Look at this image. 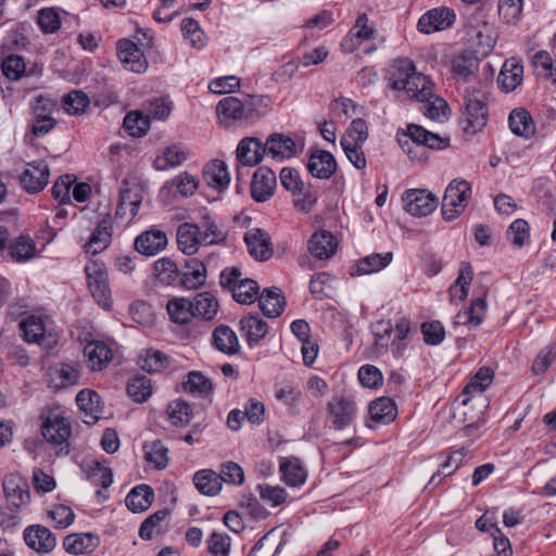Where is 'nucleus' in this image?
<instances>
[{"instance_id": "obj_37", "label": "nucleus", "mask_w": 556, "mask_h": 556, "mask_svg": "<svg viewBox=\"0 0 556 556\" xmlns=\"http://www.w3.org/2000/svg\"><path fill=\"white\" fill-rule=\"evenodd\" d=\"M282 480L289 486H300L306 480V470L296 457H283L279 463Z\"/></svg>"}, {"instance_id": "obj_13", "label": "nucleus", "mask_w": 556, "mask_h": 556, "mask_svg": "<svg viewBox=\"0 0 556 556\" xmlns=\"http://www.w3.org/2000/svg\"><path fill=\"white\" fill-rule=\"evenodd\" d=\"M276 186L275 172L267 166H261L252 176L250 184L251 197L255 202H266L274 195Z\"/></svg>"}, {"instance_id": "obj_29", "label": "nucleus", "mask_w": 556, "mask_h": 556, "mask_svg": "<svg viewBox=\"0 0 556 556\" xmlns=\"http://www.w3.org/2000/svg\"><path fill=\"white\" fill-rule=\"evenodd\" d=\"M84 354L91 370H102L112 361V350L102 341H91L85 345Z\"/></svg>"}, {"instance_id": "obj_3", "label": "nucleus", "mask_w": 556, "mask_h": 556, "mask_svg": "<svg viewBox=\"0 0 556 556\" xmlns=\"http://www.w3.org/2000/svg\"><path fill=\"white\" fill-rule=\"evenodd\" d=\"M468 42L476 54L486 56L495 47L497 34L495 27L482 16H471L466 25Z\"/></svg>"}, {"instance_id": "obj_38", "label": "nucleus", "mask_w": 556, "mask_h": 556, "mask_svg": "<svg viewBox=\"0 0 556 556\" xmlns=\"http://www.w3.org/2000/svg\"><path fill=\"white\" fill-rule=\"evenodd\" d=\"M197 225L200 227V238L203 244L214 245L225 242L227 232L211 215H203Z\"/></svg>"}, {"instance_id": "obj_26", "label": "nucleus", "mask_w": 556, "mask_h": 556, "mask_svg": "<svg viewBox=\"0 0 556 556\" xmlns=\"http://www.w3.org/2000/svg\"><path fill=\"white\" fill-rule=\"evenodd\" d=\"M118 56L122 63L131 72L141 73L147 68V61L143 53L130 40H119L117 43Z\"/></svg>"}, {"instance_id": "obj_11", "label": "nucleus", "mask_w": 556, "mask_h": 556, "mask_svg": "<svg viewBox=\"0 0 556 556\" xmlns=\"http://www.w3.org/2000/svg\"><path fill=\"white\" fill-rule=\"evenodd\" d=\"M456 20L453 9L439 7L429 10L418 21L417 27L420 33L431 34L450 28Z\"/></svg>"}, {"instance_id": "obj_58", "label": "nucleus", "mask_w": 556, "mask_h": 556, "mask_svg": "<svg viewBox=\"0 0 556 556\" xmlns=\"http://www.w3.org/2000/svg\"><path fill=\"white\" fill-rule=\"evenodd\" d=\"M258 285L252 279H241L237 286L233 287L232 298L240 304H252L258 294Z\"/></svg>"}, {"instance_id": "obj_23", "label": "nucleus", "mask_w": 556, "mask_h": 556, "mask_svg": "<svg viewBox=\"0 0 556 556\" xmlns=\"http://www.w3.org/2000/svg\"><path fill=\"white\" fill-rule=\"evenodd\" d=\"M206 278V265L199 258H190L185 262V271H180V287L195 290L205 285Z\"/></svg>"}, {"instance_id": "obj_46", "label": "nucleus", "mask_w": 556, "mask_h": 556, "mask_svg": "<svg viewBox=\"0 0 556 556\" xmlns=\"http://www.w3.org/2000/svg\"><path fill=\"white\" fill-rule=\"evenodd\" d=\"M403 90L418 102L433 98L431 80L418 72H415L410 79L406 81V87Z\"/></svg>"}, {"instance_id": "obj_44", "label": "nucleus", "mask_w": 556, "mask_h": 556, "mask_svg": "<svg viewBox=\"0 0 556 556\" xmlns=\"http://www.w3.org/2000/svg\"><path fill=\"white\" fill-rule=\"evenodd\" d=\"M168 511L166 509L157 510L150 515L139 528V536L142 540H151L155 536L163 534L168 527L167 523Z\"/></svg>"}, {"instance_id": "obj_59", "label": "nucleus", "mask_w": 556, "mask_h": 556, "mask_svg": "<svg viewBox=\"0 0 556 556\" xmlns=\"http://www.w3.org/2000/svg\"><path fill=\"white\" fill-rule=\"evenodd\" d=\"M89 104L90 100L88 96L80 90H73L62 99V108L65 112L72 115L81 114Z\"/></svg>"}, {"instance_id": "obj_56", "label": "nucleus", "mask_w": 556, "mask_h": 556, "mask_svg": "<svg viewBox=\"0 0 556 556\" xmlns=\"http://www.w3.org/2000/svg\"><path fill=\"white\" fill-rule=\"evenodd\" d=\"M123 125L130 136L142 137L150 128V119L149 116L138 111H132L126 114Z\"/></svg>"}, {"instance_id": "obj_6", "label": "nucleus", "mask_w": 556, "mask_h": 556, "mask_svg": "<svg viewBox=\"0 0 556 556\" xmlns=\"http://www.w3.org/2000/svg\"><path fill=\"white\" fill-rule=\"evenodd\" d=\"M43 438L55 446L58 456H66L70 454L71 444L70 437L72 427L68 420L60 415L49 416L41 426Z\"/></svg>"}, {"instance_id": "obj_18", "label": "nucleus", "mask_w": 556, "mask_h": 556, "mask_svg": "<svg viewBox=\"0 0 556 556\" xmlns=\"http://www.w3.org/2000/svg\"><path fill=\"white\" fill-rule=\"evenodd\" d=\"M248 251L255 260L266 261L271 254V243L269 235L261 228L248 230L243 238Z\"/></svg>"}, {"instance_id": "obj_49", "label": "nucleus", "mask_w": 556, "mask_h": 556, "mask_svg": "<svg viewBox=\"0 0 556 556\" xmlns=\"http://www.w3.org/2000/svg\"><path fill=\"white\" fill-rule=\"evenodd\" d=\"M193 483L197 490L204 495L214 496L222 488L217 473L213 470L203 469L195 472Z\"/></svg>"}, {"instance_id": "obj_55", "label": "nucleus", "mask_w": 556, "mask_h": 556, "mask_svg": "<svg viewBox=\"0 0 556 556\" xmlns=\"http://www.w3.org/2000/svg\"><path fill=\"white\" fill-rule=\"evenodd\" d=\"M494 371L491 367H481L473 375L470 381L465 386L463 394L465 396L470 394H481L492 383Z\"/></svg>"}, {"instance_id": "obj_50", "label": "nucleus", "mask_w": 556, "mask_h": 556, "mask_svg": "<svg viewBox=\"0 0 556 556\" xmlns=\"http://www.w3.org/2000/svg\"><path fill=\"white\" fill-rule=\"evenodd\" d=\"M194 317L212 320L218 312L217 300L208 292H202L193 298Z\"/></svg>"}, {"instance_id": "obj_10", "label": "nucleus", "mask_w": 556, "mask_h": 556, "mask_svg": "<svg viewBox=\"0 0 556 556\" xmlns=\"http://www.w3.org/2000/svg\"><path fill=\"white\" fill-rule=\"evenodd\" d=\"M404 208L413 216L431 214L439 205V199L424 189H409L403 194Z\"/></svg>"}, {"instance_id": "obj_40", "label": "nucleus", "mask_w": 556, "mask_h": 556, "mask_svg": "<svg viewBox=\"0 0 556 556\" xmlns=\"http://www.w3.org/2000/svg\"><path fill=\"white\" fill-rule=\"evenodd\" d=\"M523 66L516 59L507 60L498 75V84L506 91L515 90L522 81Z\"/></svg>"}, {"instance_id": "obj_30", "label": "nucleus", "mask_w": 556, "mask_h": 556, "mask_svg": "<svg viewBox=\"0 0 556 556\" xmlns=\"http://www.w3.org/2000/svg\"><path fill=\"white\" fill-rule=\"evenodd\" d=\"M295 142L283 134H273L265 142L266 155L276 160L290 159L295 154Z\"/></svg>"}, {"instance_id": "obj_25", "label": "nucleus", "mask_w": 556, "mask_h": 556, "mask_svg": "<svg viewBox=\"0 0 556 556\" xmlns=\"http://www.w3.org/2000/svg\"><path fill=\"white\" fill-rule=\"evenodd\" d=\"M113 233L112 218L106 214L97 225L89 241L86 243V251L91 254L102 252L111 243Z\"/></svg>"}, {"instance_id": "obj_61", "label": "nucleus", "mask_w": 556, "mask_h": 556, "mask_svg": "<svg viewBox=\"0 0 556 556\" xmlns=\"http://www.w3.org/2000/svg\"><path fill=\"white\" fill-rule=\"evenodd\" d=\"M506 237L513 245L523 247L530 239L529 224L521 218L514 220L506 231Z\"/></svg>"}, {"instance_id": "obj_12", "label": "nucleus", "mask_w": 556, "mask_h": 556, "mask_svg": "<svg viewBox=\"0 0 556 556\" xmlns=\"http://www.w3.org/2000/svg\"><path fill=\"white\" fill-rule=\"evenodd\" d=\"M50 170L46 161L39 160L27 164L20 176V184L28 193L41 191L49 181Z\"/></svg>"}, {"instance_id": "obj_45", "label": "nucleus", "mask_w": 556, "mask_h": 556, "mask_svg": "<svg viewBox=\"0 0 556 556\" xmlns=\"http://www.w3.org/2000/svg\"><path fill=\"white\" fill-rule=\"evenodd\" d=\"M368 413L371 420L378 424H390L395 419L397 409L393 400L382 396L369 404Z\"/></svg>"}, {"instance_id": "obj_21", "label": "nucleus", "mask_w": 556, "mask_h": 556, "mask_svg": "<svg viewBox=\"0 0 556 556\" xmlns=\"http://www.w3.org/2000/svg\"><path fill=\"white\" fill-rule=\"evenodd\" d=\"M307 169L315 178L329 179L336 173L337 162L330 152L316 150L309 155Z\"/></svg>"}, {"instance_id": "obj_19", "label": "nucleus", "mask_w": 556, "mask_h": 556, "mask_svg": "<svg viewBox=\"0 0 556 556\" xmlns=\"http://www.w3.org/2000/svg\"><path fill=\"white\" fill-rule=\"evenodd\" d=\"M265 143L254 137H245L237 147V161L243 166H255L266 155Z\"/></svg>"}, {"instance_id": "obj_57", "label": "nucleus", "mask_w": 556, "mask_h": 556, "mask_svg": "<svg viewBox=\"0 0 556 556\" xmlns=\"http://www.w3.org/2000/svg\"><path fill=\"white\" fill-rule=\"evenodd\" d=\"M8 249L13 260L25 262L35 255L36 244L30 238L21 236L14 240Z\"/></svg>"}, {"instance_id": "obj_2", "label": "nucleus", "mask_w": 556, "mask_h": 556, "mask_svg": "<svg viewBox=\"0 0 556 556\" xmlns=\"http://www.w3.org/2000/svg\"><path fill=\"white\" fill-rule=\"evenodd\" d=\"M464 104L460 124L465 132L475 135L481 131L488 122L489 114L484 96L477 90H466Z\"/></svg>"}, {"instance_id": "obj_31", "label": "nucleus", "mask_w": 556, "mask_h": 556, "mask_svg": "<svg viewBox=\"0 0 556 556\" xmlns=\"http://www.w3.org/2000/svg\"><path fill=\"white\" fill-rule=\"evenodd\" d=\"M337 240L329 231L316 232L308 241L309 253L319 260L331 257L337 251Z\"/></svg>"}, {"instance_id": "obj_17", "label": "nucleus", "mask_w": 556, "mask_h": 556, "mask_svg": "<svg viewBox=\"0 0 556 556\" xmlns=\"http://www.w3.org/2000/svg\"><path fill=\"white\" fill-rule=\"evenodd\" d=\"M167 245V236L160 229H149L141 232L134 242L136 251L146 256H154Z\"/></svg>"}, {"instance_id": "obj_64", "label": "nucleus", "mask_w": 556, "mask_h": 556, "mask_svg": "<svg viewBox=\"0 0 556 556\" xmlns=\"http://www.w3.org/2000/svg\"><path fill=\"white\" fill-rule=\"evenodd\" d=\"M1 70L3 75L10 80H17L24 75L26 64L22 56L17 54H9L2 60Z\"/></svg>"}, {"instance_id": "obj_48", "label": "nucleus", "mask_w": 556, "mask_h": 556, "mask_svg": "<svg viewBox=\"0 0 556 556\" xmlns=\"http://www.w3.org/2000/svg\"><path fill=\"white\" fill-rule=\"evenodd\" d=\"M64 549L72 555L91 552L96 547V538L90 533H74L65 536Z\"/></svg>"}, {"instance_id": "obj_41", "label": "nucleus", "mask_w": 556, "mask_h": 556, "mask_svg": "<svg viewBox=\"0 0 556 556\" xmlns=\"http://www.w3.org/2000/svg\"><path fill=\"white\" fill-rule=\"evenodd\" d=\"M193 300L173 298L166 304L170 321L179 325L188 324L194 317Z\"/></svg>"}, {"instance_id": "obj_8", "label": "nucleus", "mask_w": 556, "mask_h": 556, "mask_svg": "<svg viewBox=\"0 0 556 556\" xmlns=\"http://www.w3.org/2000/svg\"><path fill=\"white\" fill-rule=\"evenodd\" d=\"M403 137L404 139L400 137L397 141L403 151L408 155L413 153V149L408 141L409 139L416 148L427 147L430 149L441 150L448 146L447 138H442L416 124H409L406 132L403 134Z\"/></svg>"}, {"instance_id": "obj_4", "label": "nucleus", "mask_w": 556, "mask_h": 556, "mask_svg": "<svg viewBox=\"0 0 556 556\" xmlns=\"http://www.w3.org/2000/svg\"><path fill=\"white\" fill-rule=\"evenodd\" d=\"M326 410L331 426L336 430H343L355 422L358 407L352 394L339 393L331 396Z\"/></svg>"}, {"instance_id": "obj_5", "label": "nucleus", "mask_w": 556, "mask_h": 556, "mask_svg": "<svg viewBox=\"0 0 556 556\" xmlns=\"http://www.w3.org/2000/svg\"><path fill=\"white\" fill-rule=\"evenodd\" d=\"M471 195L470 184L465 179L452 180L445 189L442 200V216L453 220L466 208Z\"/></svg>"}, {"instance_id": "obj_60", "label": "nucleus", "mask_w": 556, "mask_h": 556, "mask_svg": "<svg viewBox=\"0 0 556 556\" xmlns=\"http://www.w3.org/2000/svg\"><path fill=\"white\" fill-rule=\"evenodd\" d=\"M167 414L174 426H186L191 420L193 412L187 402L176 400L167 406Z\"/></svg>"}, {"instance_id": "obj_22", "label": "nucleus", "mask_w": 556, "mask_h": 556, "mask_svg": "<svg viewBox=\"0 0 556 556\" xmlns=\"http://www.w3.org/2000/svg\"><path fill=\"white\" fill-rule=\"evenodd\" d=\"M415 64L404 58L394 60L388 71L387 79L391 89L400 91L406 87V81L415 74Z\"/></svg>"}, {"instance_id": "obj_32", "label": "nucleus", "mask_w": 556, "mask_h": 556, "mask_svg": "<svg viewBox=\"0 0 556 556\" xmlns=\"http://www.w3.org/2000/svg\"><path fill=\"white\" fill-rule=\"evenodd\" d=\"M285 305V296L278 288L265 289L258 296V306L263 314L269 318L280 316Z\"/></svg>"}, {"instance_id": "obj_53", "label": "nucleus", "mask_w": 556, "mask_h": 556, "mask_svg": "<svg viewBox=\"0 0 556 556\" xmlns=\"http://www.w3.org/2000/svg\"><path fill=\"white\" fill-rule=\"evenodd\" d=\"M473 278V270L469 263H462L459 275L454 285L450 288L451 299L457 298L464 301L468 296L469 286Z\"/></svg>"}, {"instance_id": "obj_47", "label": "nucleus", "mask_w": 556, "mask_h": 556, "mask_svg": "<svg viewBox=\"0 0 556 556\" xmlns=\"http://www.w3.org/2000/svg\"><path fill=\"white\" fill-rule=\"evenodd\" d=\"M485 295L486 291H483L481 295L473 299L468 309L456 316L455 324H471L472 326H479L483 321L486 313Z\"/></svg>"}, {"instance_id": "obj_28", "label": "nucleus", "mask_w": 556, "mask_h": 556, "mask_svg": "<svg viewBox=\"0 0 556 556\" xmlns=\"http://www.w3.org/2000/svg\"><path fill=\"white\" fill-rule=\"evenodd\" d=\"M374 34V28L368 26V17L366 13L357 16L355 26L350 30L348 36L341 42L345 52H353L359 45L367 39H370Z\"/></svg>"}, {"instance_id": "obj_16", "label": "nucleus", "mask_w": 556, "mask_h": 556, "mask_svg": "<svg viewBox=\"0 0 556 556\" xmlns=\"http://www.w3.org/2000/svg\"><path fill=\"white\" fill-rule=\"evenodd\" d=\"M26 545L40 554L52 552L56 545L54 534L45 526H28L23 533Z\"/></svg>"}, {"instance_id": "obj_51", "label": "nucleus", "mask_w": 556, "mask_h": 556, "mask_svg": "<svg viewBox=\"0 0 556 556\" xmlns=\"http://www.w3.org/2000/svg\"><path fill=\"white\" fill-rule=\"evenodd\" d=\"M187 160V152L178 144L167 147L162 155L154 160V167L159 170H165L169 167L181 165Z\"/></svg>"}, {"instance_id": "obj_35", "label": "nucleus", "mask_w": 556, "mask_h": 556, "mask_svg": "<svg viewBox=\"0 0 556 556\" xmlns=\"http://www.w3.org/2000/svg\"><path fill=\"white\" fill-rule=\"evenodd\" d=\"M203 177L207 186L219 191L225 190L230 182L227 165L219 160H214L204 167Z\"/></svg>"}, {"instance_id": "obj_20", "label": "nucleus", "mask_w": 556, "mask_h": 556, "mask_svg": "<svg viewBox=\"0 0 556 556\" xmlns=\"http://www.w3.org/2000/svg\"><path fill=\"white\" fill-rule=\"evenodd\" d=\"M479 63L480 55L464 51L452 60V73L457 80L467 83L477 75Z\"/></svg>"}, {"instance_id": "obj_54", "label": "nucleus", "mask_w": 556, "mask_h": 556, "mask_svg": "<svg viewBox=\"0 0 556 556\" xmlns=\"http://www.w3.org/2000/svg\"><path fill=\"white\" fill-rule=\"evenodd\" d=\"M127 394L136 403H143L152 395L151 380L146 376H135L128 380Z\"/></svg>"}, {"instance_id": "obj_15", "label": "nucleus", "mask_w": 556, "mask_h": 556, "mask_svg": "<svg viewBox=\"0 0 556 556\" xmlns=\"http://www.w3.org/2000/svg\"><path fill=\"white\" fill-rule=\"evenodd\" d=\"M142 202L140 187L136 184L129 185L126 180L123 181V187L119 191V201L116 207V217H127L131 220L138 213Z\"/></svg>"}, {"instance_id": "obj_42", "label": "nucleus", "mask_w": 556, "mask_h": 556, "mask_svg": "<svg viewBox=\"0 0 556 556\" xmlns=\"http://www.w3.org/2000/svg\"><path fill=\"white\" fill-rule=\"evenodd\" d=\"M153 274L161 285L180 287V270L169 257H162L154 262Z\"/></svg>"}, {"instance_id": "obj_24", "label": "nucleus", "mask_w": 556, "mask_h": 556, "mask_svg": "<svg viewBox=\"0 0 556 556\" xmlns=\"http://www.w3.org/2000/svg\"><path fill=\"white\" fill-rule=\"evenodd\" d=\"M177 247L186 255H193L203 243L200 238V227L193 223H184L178 226Z\"/></svg>"}, {"instance_id": "obj_33", "label": "nucleus", "mask_w": 556, "mask_h": 556, "mask_svg": "<svg viewBox=\"0 0 556 556\" xmlns=\"http://www.w3.org/2000/svg\"><path fill=\"white\" fill-rule=\"evenodd\" d=\"M213 345L219 352L227 355H235L240 350V344L236 332L226 325H219L213 331Z\"/></svg>"}, {"instance_id": "obj_43", "label": "nucleus", "mask_w": 556, "mask_h": 556, "mask_svg": "<svg viewBox=\"0 0 556 556\" xmlns=\"http://www.w3.org/2000/svg\"><path fill=\"white\" fill-rule=\"evenodd\" d=\"M154 501L153 489L148 484L135 486L126 496V506L134 513L147 510Z\"/></svg>"}, {"instance_id": "obj_36", "label": "nucleus", "mask_w": 556, "mask_h": 556, "mask_svg": "<svg viewBox=\"0 0 556 556\" xmlns=\"http://www.w3.org/2000/svg\"><path fill=\"white\" fill-rule=\"evenodd\" d=\"M510 130L522 138H530L535 132V125L531 114L523 108L513 110L508 117Z\"/></svg>"}, {"instance_id": "obj_14", "label": "nucleus", "mask_w": 556, "mask_h": 556, "mask_svg": "<svg viewBox=\"0 0 556 556\" xmlns=\"http://www.w3.org/2000/svg\"><path fill=\"white\" fill-rule=\"evenodd\" d=\"M218 117L226 122L249 119L255 112L252 101L242 102L235 97H227L220 100L216 106Z\"/></svg>"}, {"instance_id": "obj_52", "label": "nucleus", "mask_w": 556, "mask_h": 556, "mask_svg": "<svg viewBox=\"0 0 556 556\" xmlns=\"http://www.w3.org/2000/svg\"><path fill=\"white\" fill-rule=\"evenodd\" d=\"M172 358L159 350H148L138 361L141 369L149 372H160L169 367Z\"/></svg>"}, {"instance_id": "obj_7", "label": "nucleus", "mask_w": 556, "mask_h": 556, "mask_svg": "<svg viewBox=\"0 0 556 556\" xmlns=\"http://www.w3.org/2000/svg\"><path fill=\"white\" fill-rule=\"evenodd\" d=\"M85 273L92 298L102 308L111 309L112 295L109 286L108 273L104 266L100 263L93 262L86 265Z\"/></svg>"}, {"instance_id": "obj_39", "label": "nucleus", "mask_w": 556, "mask_h": 556, "mask_svg": "<svg viewBox=\"0 0 556 556\" xmlns=\"http://www.w3.org/2000/svg\"><path fill=\"white\" fill-rule=\"evenodd\" d=\"M240 330L245 337L249 346L252 348L266 336L268 326L257 315H248L241 319Z\"/></svg>"}, {"instance_id": "obj_34", "label": "nucleus", "mask_w": 556, "mask_h": 556, "mask_svg": "<svg viewBox=\"0 0 556 556\" xmlns=\"http://www.w3.org/2000/svg\"><path fill=\"white\" fill-rule=\"evenodd\" d=\"M393 260L392 252L372 253L367 255L354 265L352 275H369L386 268Z\"/></svg>"}, {"instance_id": "obj_1", "label": "nucleus", "mask_w": 556, "mask_h": 556, "mask_svg": "<svg viewBox=\"0 0 556 556\" xmlns=\"http://www.w3.org/2000/svg\"><path fill=\"white\" fill-rule=\"evenodd\" d=\"M2 490L9 513H1L0 523L4 528H13L18 525V513L30 503L28 480L20 473L12 472L2 480Z\"/></svg>"}, {"instance_id": "obj_63", "label": "nucleus", "mask_w": 556, "mask_h": 556, "mask_svg": "<svg viewBox=\"0 0 556 556\" xmlns=\"http://www.w3.org/2000/svg\"><path fill=\"white\" fill-rule=\"evenodd\" d=\"M206 544L212 556H230L231 538L228 534L214 531L208 536Z\"/></svg>"}, {"instance_id": "obj_9", "label": "nucleus", "mask_w": 556, "mask_h": 556, "mask_svg": "<svg viewBox=\"0 0 556 556\" xmlns=\"http://www.w3.org/2000/svg\"><path fill=\"white\" fill-rule=\"evenodd\" d=\"M18 327L25 341L37 343L43 349H53L59 342L58 334L46 329L45 321L40 316L27 315L20 321Z\"/></svg>"}, {"instance_id": "obj_62", "label": "nucleus", "mask_w": 556, "mask_h": 556, "mask_svg": "<svg viewBox=\"0 0 556 556\" xmlns=\"http://www.w3.org/2000/svg\"><path fill=\"white\" fill-rule=\"evenodd\" d=\"M421 103L420 110L427 117L440 122L447 117L448 105L443 98L433 94V98L424 100Z\"/></svg>"}, {"instance_id": "obj_27", "label": "nucleus", "mask_w": 556, "mask_h": 556, "mask_svg": "<svg viewBox=\"0 0 556 556\" xmlns=\"http://www.w3.org/2000/svg\"><path fill=\"white\" fill-rule=\"evenodd\" d=\"M48 375L49 387L58 390L78 384L80 378L78 369L65 363L52 366Z\"/></svg>"}]
</instances>
